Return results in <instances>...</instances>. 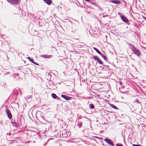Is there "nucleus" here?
I'll return each instance as SVG.
<instances>
[{"label":"nucleus","mask_w":146,"mask_h":146,"mask_svg":"<svg viewBox=\"0 0 146 146\" xmlns=\"http://www.w3.org/2000/svg\"><path fill=\"white\" fill-rule=\"evenodd\" d=\"M121 19L125 23H127L128 22V20L126 17L123 16H121Z\"/></svg>","instance_id":"0eeeda50"},{"label":"nucleus","mask_w":146,"mask_h":146,"mask_svg":"<svg viewBox=\"0 0 146 146\" xmlns=\"http://www.w3.org/2000/svg\"><path fill=\"white\" fill-rule=\"evenodd\" d=\"M27 58L29 59V60L31 62L34 64L36 65H38V64H37V63L35 62L30 57H28Z\"/></svg>","instance_id":"6e6552de"},{"label":"nucleus","mask_w":146,"mask_h":146,"mask_svg":"<svg viewBox=\"0 0 146 146\" xmlns=\"http://www.w3.org/2000/svg\"><path fill=\"white\" fill-rule=\"evenodd\" d=\"M133 146H137V145H135V144H133L132 145Z\"/></svg>","instance_id":"412c9836"},{"label":"nucleus","mask_w":146,"mask_h":146,"mask_svg":"<svg viewBox=\"0 0 146 146\" xmlns=\"http://www.w3.org/2000/svg\"><path fill=\"white\" fill-rule=\"evenodd\" d=\"M104 141L110 145L112 146H114V144L113 143L111 140L110 139L106 138L104 139Z\"/></svg>","instance_id":"7ed1b4c3"},{"label":"nucleus","mask_w":146,"mask_h":146,"mask_svg":"<svg viewBox=\"0 0 146 146\" xmlns=\"http://www.w3.org/2000/svg\"><path fill=\"white\" fill-rule=\"evenodd\" d=\"M86 1H89L90 0H85Z\"/></svg>","instance_id":"5701e85b"},{"label":"nucleus","mask_w":146,"mask_h":146,"mask_svg":"<svg viewBox=\"0 0 146 146\" xmlns=\"http://www.w3.org/2000/svg\"><path fill=\"white\" fill-rule=\"evenodd\" d=\"M61 97L62 98H64L66 100H70L71 99V97L66 96L64 95H61Z\"/></svg>","instance_id":"423d86ee"},{"label":"nucleus","mask_w":146,"mask_h":146,"mask_svg":"<svg viewBox=\"0 0 146 146\" xmlns=\"http://www.w3.org/2000/svg\"><path fill=\"white\" fill-rule=\"evenodd\" d=\"M90 108L92 109H94V105L93 104H90Z\"/></svg>","instance_id":"f3484780"},{"label":"nucleus","mask_w":146,"mask_h":146,"mask_svg":"<svg viewBox=\"0 0 146 146\" xmlns=\"http://www.w3.org/2000/svg\"><path fill=\"white\" fill-rule=\"evenodd\" d=\"M56 137H59V136H57Z\"/></svg>","instance_id":"b1692460"},{"label":"nucleus","mask_w":146,"mask_h":146,"mask_svg":"<svg viewBox=\"0 0 146 146\" xmlns=\"http://www.w3.org/2000/svg\"><path fill=\"white\" fill-rule=\"evenodd\" d=\"M42 57L45 58H49L50 57L52 56L51 55H42Z\"/></svg>","instance_id":"1a4fd4ad"},{"label":"nucleus","mask_w":146,"mask_h":146,"mask_svg":"<svg viewBox=\"0 0 146 146\" xmlns=\"http://www.w3.org/2000/svg\"><path fill=\"white\" fill-rule=\"evenodd\" d=\"M101 55L105 60H106V61H107V60L108 59L106 56H104L103 54H101Z\"/></svg>","instance_id":"f8f14e48"},{"label":"nucleus","mask_w":146,"mask_h":146,"mask_svg":"<svg viewBox=\"0 0 146 146\" xmlns=\"http://www.w3.org/2000/svg\"><path fill=\"white\" fill-rule=\"evenodd\" d=\"M97 61H98V63L100 64H102L103 63L102 61L99 58L98 60Z\"/></svg>","instance_id":"4468645a"},{"label":"nucleus","mask_w":146,"mask_h":146,"mask_svg":"<svg viewBox=\"0 0 146 146\" xmlns=\"http://www.w3.org/2000/svg\"><path fill=\"white\" fill-rule=\"evenodd\" d=\"M132 50L133 52L139 56L140 55V52L139 51L134 47H133Z\"/></svg>","instance_id":"f03ea898"},{"label":"nucleus","mask_w":146,"mask_h":146,"mask_svg":"<svg viewBox=\"0 0 146 146\" xmlns=\"http://www.w3.org/2000/svg\"><path fill=\"white\" fill-rule=\"evenodd\" d=\"M119 84L120 86H122V82H119Z\"/></svg>","instance_id":"aec40b11"},{"label":"nucleus","mask_w":146,"mask_h":146,"mask_svg":"<svg viewBox=\"0 0 146 146\" xmlns=\"http://www.w3.org/2000/svg\"><path fill=\"white\" fill-rule=\"evenodd\" d=\"M52 97L54 99H56L57 96H56V94L54 93H53L52 94Z\"/></svg>","instance_id":"ddd939ff"},{"label":"nucleus","mask_w":146,"mask_h":146,"mask_svg":"<svg viewBox=\"0 0 146 146\" xmlns=\"http://www.w3.org/2000/svg\"><path fill=\"white\" fill-rule=\"evenodd\" d=\"M12 124L14 126H15V127H16L17 126V124L15 122H12Z\"/></svg>","instance_id":"a211bd4d"},{"label":"nucleus","mask_w":146,"mask_h":146,"mask_svg":"<svg viewBox=\"0 0 146 146\" xmlns=\"http://www.w3.org/2000/svg\"><path fill=\"white\" fill-rule=\"evenodd\" d=\"M110 106H111L112 108H114V109H118L117 108V107H116V106H115L114 105H113V104H111Z\"/></svg>","instance_id":"2eb2a0df"},{"label":"nucleus","mask_w":146,"mask_h":146,"mask_svg":"<svg viewBox=\"0 0 146 146\" xmlns=\"http://www.w3.org/2000/svg\"><path fill=\"white\" fill-rule=\"evenodd\" d=\"M137 146H141L139 144V145H137Z\"/></svg>","instance_id":"4be33fe9"},{"label":"nucleus","mask_w":146,"mask_h":146,"mask_svg":"<svg viewBox=\"0 0 146 146\" xmlns=\"http://www.w3.org/2000/svg\"><path fill=\"white\" fill-rule=\"evenodd\" d=\"M93 48L94 49V50L99 54L100 55H101L102 53L99 50H98L95 47H93Z\"/></svg>","instance_id":"9b49d317"},{"label":"nucleus","mask_w":146,"mask_h":146,"mask_svg":"<svg viewBox=\"0 0 146 146\" xmlns=\"http://www.w3.org/2000/svg\"><path fill=\"white\" fill-rule=\"evenodd\" d=\"M116 145L117 146H123V145L122 144L119 145L117 144H116Z\"/></svg>","instance_id":"6ab92c4d"},{"label":"nucleus","mask_w":146,"mask_h":146,"mask_svg":"<svg viewBox=\"0 0 146 146\" xmlns=\"http://www.w3.org/2000/svg\"><path fill=\"white\" fill-rule=\"evenodd\" d=\"M44 2L48 5H50L52 2L51 0H43Z\"/></svg>","instance_id":"9d476101"},{"label":"nucleus","mask_w":146,"mask_h":146,"mask_svg":"<svg viewBox=\"0 0 146 146\" xmlns=\"http://www.w3.org/2000/svg\"><path fill=\"white\" fill-rule=\"evenodd\" d=\"M6 112L9 118L10 119H11L12 118V115L10 110L8 109H7L6 110Z\"/></svg>","instance_id":"20e7f679"},{"label":"nucleus","mask_w":146,"mask_h":146,"mask_svg":"<svg viewBox=\"0 0 146 146\" xmlns=\"http://www.w3.org/2000/svg\"><path fill=\"white\" fill-rule=\"evenodd\" d=\"M7 1L12 5L17 4L20 1V0H7Z\"/></svg>","instance_id":"f257e3e1"},{"label":"nucleus","mask_w":146,"mask_h":146,"mask_svg":"<svg viewBox=\"0 0 146 146\" xmlns=\"http://www.w3.org/2000/svg\"><path fill=\"white\" fill-rule=\"evenodd\" d=\"M110 3H114V4H117L121 3V2H120V1H119V0H111L110 1Z\"/></svg>","instance_id":"39448f33"},{"label":"nucleus","mask_w":146,"mask_h":146,"mask_svg":"<svg viewBox=\"0 0 146 146\" xmlns=\"http://www.w3.org/2000/svg\"><path fill=\"white\" fill-rule=\"evenodd\" d=\"M92 58L93 59H94L95 60H98L99 58H98V56H93L92 57Z\"/></svg>","instance_id":"dca6fc26"}]
</instances>
